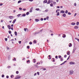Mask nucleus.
Wrapping results in <instances>:
<instances>
[{
	"instance_id": "obj_1",
	"label": "nucleus",
	"mask_w": 79,
	"mask_h": 79,
	"mask_svg": "<svg viewBox=\"0 0 79 79\" xmlns=\"http://www.w3.org/2000/svg\"><path fill=\"white\" fill-rule=\"evenodd\" d=\"M69 64H71L72 65H73V64H75V63L74 62L71 61L70 62Z\"/></svg>"
},
{
	"instance_id": "obj_2",
	"label": "nucleus",
	"mask_w": 79,
	"mask_h": 79,
	"mask_svg": "<svg viewBox=\"0 0 79 79\" xmlns=\"http://www.w3.org/2000/svg\"><path fill=\"white\" fill-rule=\"evenodd\" d=\"M77 48L76 47V45L74 46V48H73V50H76Z\"/></svg>"
},
{
	"instance_id": "obj_3",
	"label": "nucleus",
	"mask_w": 79,
	"mask_h": 79,
	"mask_svg": "<svg viewBox=\"0 0 79 79\" xmlns=\"http://www.w3.org/2000/svg\"><path fill=\"white\" fill-rule=\"evenodd\" d=\"M73 70H70V71L69 74H73Z\"/></svg>"
},
{
	"instance_id": "obj_4",
	"label": "nucleus",
	"mask_w": 79,
	"mask_h": 79,
	"mask_svg": "<svg viewBox=\"0 0 79 79\" xmlns=\"http://www.w3.org/2000/svg\"><path fill=\"white\" fill-rule=\"evenodd\" d=\"M67 62V61H65L64 62H63L62 63L60 64V65H63V64H65V63H66Z\"/></svg>"
},
{
	"instance_id": "obj_5",
	"label": "nucleus",
	"mask_w": 79,
	"mask_h": 79,
	"mask_svg": "<svg viewBox=\"0 0 79 79\" xmlns=\"http://www.w3.org/2000/svg\"><path fill=\"white\" fill-rule=\"evenodd\" d=\"M51 56L49 55L48 56V59H49V60H51Z\"/></svg>"
},
{
	"instance_id": "obj_6",
	"label": "nucleus",
	"mask_w": 79,
	"mask_h": 79,
	"mask_svg": "<svg viewBox=\"0 0 79 79\" xmlns=\"http://www.w3.org/2000/svg\"><path fill=\"white\" fill-rule=\"evenodd\" d=\"M69 47H72V44L69 43Z\"/></svg>"
},
{
	"instance_id": "obj_7",
	"label": "nucleus",
	"mask_w": 79,
	"mask_h": 79,
	"mask_svg": "<svg viewBox=\"0 0 79 79\" xmlns=\"http://www.w3.org/2000/svg\"><path fill=\"white\" fill-rule=\"evenodd\" d=\"M7 27L9 29H11V26H10V25H8L7 26Z\"/></svg>"
},
{
	"instance_id": "obj_8",
	"label": "nucleus",
	"mask_w": 79,
	"mask_h": 79,
	"mask_svg": "<svg viewBox=\"0 0 79 79\" xmlns=\"http://www.w3.org/2000/svg\"><path fill=\"white\" fill-rule=\"evenodd\" d=\"M67 54L68 55H70V51H69L67 52Z\"/></svg>"
},
{
	"instance_id": "obj_9",
	"label": "nucleus",
	"mask_w": 79,
	"mask_h": 79,
	"mask_svg": "<svg viewBox=\"0 0 79 79\" xmlns=\"http://www.w3.org/2000/svg\"><path fill=\"white\" fill-rule=\"evenodd\" d=\"M71 24L73 25V26H74L76 24V23H75L72 22L71 23Z\"/></svg>"
},
{
	"instance_id": "obj_10",
	"label": "nucleus",
	"mask_w": 79,
	"mask_h": 79,
	"mask_svg": "<svg viewBox=\"0 0 79 79\" xmlns=\"http://www.w3.org/2000/svg\"><path fill=\"white\" fill-rule=\"evenodd\" d=\"M17 78H18V79H20V78L21 77L19 75L17 76Z\"/></svg>"
},
{
	"instance_id": "obj_11",
	"label": "nucleus",
	"mask_w": 79,
	"mask_h": 79,
	"mask_svg": "<svg viewBox=\"0 0 79 79\" xmlns=\"http://www.w3.org/2000/svg\"><path fill=\"white\" fill-rule=\"evenodd\" d=\"M16 19H15L13 22V24H15V22H16Z\"/></svg>"
},
{
	"instance_id": "obj_12",
	"label": "nucleus",
	"mask_w": 79,
	"mask_h": 79,
	"mask_svg": "<svg viewBox=\"0 0 79 79\" xmlns=\"http://www.w3.org/2000/svg\"><path fill=\"white\" fill-rule=\"evenodd\" d=\"M74 28L75 29H78V26H75L74 27Z\"/></svg>"
},
{
	"instance_id": "obj_13",
	"label": "nucleus",
	"mask_w": 79,
	"mask_h": 79,
	"mask_svg": "<svg viewBox=\"0 0 79 79\" xmlns=\"http://www.w3.org/2000/svg\"><path fill=\"white\" fill-rule=\"evenodd\" d=\"M26 14H23L22 15V16L23 17H24V16H26Z\"/></svg>"
},
{
	"instance_id": "obj_14",
	"label": "nucleus",
	"mask_w": 79,
	"mask_h": 79,
	"mask_svg": "<svg viewBox=\"0 0 79 79\" xmlns=\"http://www.w3.org/2000/svg\"><path fill=\"white\" fill-rule=\"evenodd\" d=\"M52 62H55V58H52Z\"/></svg>"
},
{
	"instance_id": "obj_15",
	"label": "nucleus",
	"mask_w": 79,
	"mask_h": 79,
	"mask_svg": "<svg viewBox=\"0 0 79 79\" xmlns=\"http://www.w3.org/2000/svg\"><path fill=\"white\" fill-rule=\"evenodd\" d=\"M60 13H64V10H61Z\"/></svg>"
},
{
	"instance_id": "obj_16",
	"label": "nucleus",
	"mask_w": 79,
	"mask_h": 79,
	"mask_svg": "<svg viewBox=\"0 0 79 79\" xmlns=\"http://www.w3.org/2000/svg\"><path fill=\"white\" fill-rule=\"evenodd\" d=\"M63 35L62 37L63 38H65V37H66V35L63 34Z\"/></svg>"
},
{
	"instance_id": "obj_17",
	"label": "nucleus",
	"mask_w": 79,
	"mask_h": 79,
	"mask_svg": "<svg viewBox=\"0 0 79 79\" xmlns=\"http://www.w3.org/2000/svg\"><path fill=\"white\" fill-rule=\"evenodd\" d=\"M35 21L36 22H38V21H39V19H35Z\"/></svg>"
},
{
	"instance_id": "obj_18",
	"label": "nucleus",
	"mask_w": 79,
	"mask_h": 79,
	"mask_svg": "<svg viewBox=\"0 0 79 79\" xmlns=\"http://www.w3.org/2000/svg\"><path fill=\"white\" fill-rule=\"evenodd\" d=\"M66 16V14H64L62 15V16H63V17H65Z\"/></svg>"
},
{
	"instance_id": "obj_19",
	"label": "nucleus",
	"mask_w": 79,
	"mask_h": 79,
	"mask_svg": "<svg viewBox=\"0 0 79 79\" xmlns=\"http://www.w3.org/2000/svg\"><path fill=\"white\" fill-rule=\"evenodd\" d=\"M15 36H16L17 35V32L16 31H15Z\"/></svg>"
},
{
	"instance_id": "obj_20",
	"label": "nucleus",
	"mask_w": 79,
	"mask_h": 79,
	"mask_svg": "<svg viewBox=\"0 0 79 79\" xmlns=\"http://www.w3.org/2000/svg\"><path fill=\"white\" fill-rule=\"evenodd\" d=\"M43 2H44L45 3H47V0H44Z\"/></svg>"
},
{
	"instance_id": "obj_21",
	"label": "nucleus",
	"mask_w": 79,
	"mask_h": 79,
	"mask_svg": "<svg viewBox=\"0 0 79 79\" xmlns=\"http://www.w3.org/2000/svg\"><path fill=\"white\" fill-rule=\"evenodd\" d=\"M27 63H28V64H29V63H30V60H28L27 61Z\"/></svg>"
},
{
	"instance_id": "obj_22",
	"label": "nucleus",
	"mask_w": 79,
	"mask_h": 79,
	"mask_svg": "<svg viewBox=\"0 0 79 79\" xmlns=\"http://www.w3.org/2000/svg\"><path fill=\"white\" fill-rule=\"evenodd\" d=\"M43 63V62L42 60H41L40 62H39V64H40H40H42Z\"/></svg>"
},
{
	"instance_id": "obj_23",
	"label": "nucleus",
	"mask_w": 79,
	"mask_h": 79,
	"mask_svg": "<svg viewBox=\"0 0 79 79\" xmlns=\"http://www.w3.org/2000/svg\"><path fill=\"white\" fill-rule=\"evenodd\" d=\"M39 33V32H36L35 33V35H36L37 34H38Z\"/></svg>"
},
{
	"instance_id": "obj_24",
	"label": "nucleus",
	"mask_w": 79,
	"mask_h": 79,
	"mask_svg": "<svg viewBox=\"0 0 79 79\" xmlns=\"http://www.w3.org/2000/svg\"><path fill=\"white\" fill-rule=\"evenodd\" d=\"M50 3V0H49L47 2V4H49Z\"/></svg>"
},
{
	"instance_id": "obj_25",
	"label": "nucleus",
	"mask_w": 79,
	"mask_h": 79,
	"mask_svg": "<svg viewBox=\"0 0 79 79\" xmlns=\"http://www.w3.org/2000/svg\"><path fill=\"white\" fill-rule=\"evenodd\" d=\"M71 56V55H69L68 57V58L67 60H69V58H70V56Z\"/></svg>"
},
{
	"instance_id": "obj_26",
	"label": "nucleus",
	"mask_w": 79,
	"mask_h": 79,
	"mask_svg": "<svg viewBox=\"0 0 79 79\" xmlns=\"http://www.w3.org/2000/svg\"><path fill=\"white\" fill-rule=\"evenodd\" d=\"M26 15H29V12H27L26 13Z\"/></svg>"
},
{
	"instance_id": "obj_27",
	"label": "nucleus",
	"mask_w": 79,
	"mask_h": 79,
	"mask_svg": "<svg viewBox=\"0 0 79 79\" xmlns=\"http://www.w3.org/2000/svg\"><path fill=\"white\" fill-rule=\"evenodd\" d=\"M60 11V9H57L56 10V13H58V11Z\"/></svg>"
},
{
	"instance_id": "obj_28",
	"label": "nucleus",
	"mask_w": 79,
	"mask_h": 79,
	"mask_svg": "<svg viewBox=\"0 0 79 79\" xmlns=\"http://www.w3.org/2000/svg\"><path fill=\"white\" fill-rule=\"evenodd\" d=\"M13 77H14V75H12L10 76V77L11 78H13Z\"/></svg>"
},
{
	"instance_id": "obj_29",
	"label": "nucleus",
	"mask_w": 79,
	"mask_h": 79,
	"mask_svg": "<svg viewBox=\"0 0 79 79\" xmlns=\"http://www.w3.org/2000/svg\"><path fill=\"white\" fill-rule=\"evenodd\" d=\"M76 24H77V26H79V22H77L76 23Z\"/></svg>"
},
{
	"instance_id": "obj_30",
	"label": "nucleus",
	"mask_w": 79,
	"mask_h": 79,
	"mask_svg": "<svg viewBox=\"0 0 79 79\" xmlns=\"http://www.w3.org/2000/svg\"><path fill=\"white\" fill-rule=\"evenodd\" d=\"M21 15V14H19L17 15V16L18 17H19V16H20Z\"/></svg>"
},
{
	"instance_id": "obj_31",
	"label": "nucleus",
	"mask_w": 79,
	"mask_h": 79,
	"mask_svg": "<svg viewBox=\"0 0 79 79\" xmlns=\"http://www.w3.org/2000/svg\"><path fill=\"white\" fill-rule=\"evenodd\" d=\"M29 44H30V45H32V42H30L29 43Z\"/></svg>"
},
{
	"instance_id": "obj_32",
	"label": "nucleus",
	"mask_w": 79,
	"mask_h": 79,
	"mask_svg": "<svg viewBox=\"0 0 79 79\" xmlns=\"http://www.w3.org/2000/svg\"><path fill=\"white\" fill-rule=\"evenodd\" d=\"M21 0H19L18 1V3H21Z\"/></svg>"
},
{
	"instance_id": "obj_33",
	"label": "nucleus",
	"mask_w": 79,
	"mask_h": 79,
	"mask_svg": "<svg viewBox=\"0 0 79 79\" xmlns=\"http://www.w3.org/2000/svg\"><path fill=\"white\" fill-rule=\"evenodd\" d=\"M45 11V12H48V9H46Z\"/></svg>"
},
{
	"instance_id": "obj_34",
	"label": "nucleus",
	"mask_w": 79,
	"mask_h": 79,
	"mask_svg": "<svg viewBox=\"0 0 79 79\" xmlns=\"http://www.w3.org/2000/svg\"><path fill=\"white\" fill-rule=\"evenodd\" d=\"M33 61H34L33 63H35V59H33Z\"/></svg>"
},
{
	"instance_id": "obj_35",
	"label": "nucleus",
	"mask_w": 79,
	"mask_h": 79,
	"mask_svg": "<svg viewBox=\"0 0 79 79\" xmlns=\"http://www.w3.org/2000/svg\"><path fill=\"white\" fill-rule=\"evenodd\" d=\"M40 9L39 8H36L35 9V10H36V11H39V10Z\"/></svg>"
},
{
	"instance_id": "obj_36",
	"label": "nucleus",
	"mask_w": 79,
	"mask_h": 79,
	"mask_svg": "<svg viewBox=\"0 0 79 79\" xmlns=\"http://www.w3.org/2000/svg\"><path fill=\"white\" fill-rule=\"evenodd\" d=\"M27 49H29V48H30V47L29 46H27Z\"/></svg>"
},
{
	"instance_id": "obj_37",
	"label": "nucleus",
	"mask_w": 79,
	"mask_h": 79,
	"mask_svg": "<svg viewBox=\"0 0 79 79\" xmlns=\"http://www.w3.org/2000/svg\"><path fill=\"white\" fill-rule=\"evenodd\" d=\"M48 18H49V17L48 16H47L46 17V19H47V20H48Z\"/></svg>"
},
{
	"instance_id": "obj_38",
	"label": "nucleus",
	"mask_w": 79,
	"mask_h": 79,
	"mask_svg": "<svg viewBox=\"0 0 79 79\" xmlns=\"http://www.w3.org/2000/svg\"><path fill=\"white\" fill-rule=\"evenodd\" d=\"M12 18H13V16H9V18H10V19H12Z\"/></svg>"
},
{
	"instance_id": "obj_39",
	"label": "nucleus",
	"mask_w": 79,
	"mask_h": 79,
	"mask_svg": "<svg viewBox=\"0 0 79 79\" xmlns=\"http://www.w3.org/2000/svg\"><path fill=\"white\" fill-rule=\"evenodd\" d=\"M68 10H66V11L65 12V13L66 14L68 13Z\"/></svg>"
},
{
	"instance_id": "obj_40",
	"label": "nucleus",
	"mask_w": 79,
	"mask_h": 79,
	"mask_svg": "<svg viewBox=\"0 0 79 79\" xmlns=\"http://www.w3.org/2000/svg\"><path fill=\"white\" fill-rule=\"evenodd\" d=\"M60 61H63V58H60Z\"/></svg>"
},
{
	"instance_id": "obj_41",
	"label": "nucleus",
	"mask_w": 79,
	"mask_h": 79,
	"mask_svg": "<svg viewBox=\"0 0 79 79\" xmlns=\"http://www.w3.org/2000/svg\"><path fill=\"white\" fill-rule=\"evenodd\" d=\"M57 16H59L60 15V13L59 12L57 13Z\"/></svg>"
},
{
	"instance_id": "obj_42",
	"label": "nucleus",
	"mask_w": 79,
	"mask_h": 79,
	"mask_svg": "<svg viewBox=\"0 0 79 79\" xmlns=\"http://www.w3.org/2000/svg\"><path fill=\"white\" fill-rule=\"evenodd\" d=\"M59 58H61V56H58Z\"/></svg>"
},
{
	"instance_id": "obj_43",
	"label": "nucleus",
	"mask_w": 79,
	"mask_h": 79,
	"mask_svg": "<svg viewBox=\"0 0 79 79\" xmlns=\"http://www.w3.org/2000/svg\"><path fill=\"white\" fill-rule=\"evenodd\" d=\"M14 59H13V61H14V60L15 61H16V58H15V57H14Z\"/></svg>"
},
{
	"instance_id": "obj_44",
	"label": "nucleus",
	"mask_w": 79,
	"mask_h": 79,
	"mask_svg": "<svg viewBox=\"0 0 79 79\" xmlns=\"http://www.w3.org/2000/svg\"><path fill=\"white\" fill-rule=\"evenodd\" d=\"M42 69H43L44 71H45V70H47V69H46V68H43Z\"/></svg>"
},
{
	"instance_id": "obj_45",
	"label": "nucleus",
	"mask_w": 79,
	"mask_h": 79,
	"mask_svg": "<svg viewBox=\"0 0 79 79\" xmlns=\"http://www.w3.org/2000/svg\"><path fill=\"white\" fill-rule=\"evenodd\" d=\"M9 34H11V31H9Z\"/></svg>"
},
{
	"instance_id": "obj_46",
	"label": "nucleus",
	"mask_w": 79,
	"mask_h": 79,
	"mask_svg": "<svg viewBox=\"0 0 79 79\" xmlns=\"http://www.w3.org/2000/svg\"><path fill=\"white\" fill-rule=\"evenodd\" d=\"M16 74H19V71H16Z\"/></svg>"
},
{
	"instance_id": "obj_47",
	"label": "nucleus",
	"mask_w": 79,
	"mask_h": 79,
	"mask_svg": "<svg viewBox=\"0 0 79 79\" xmlns=\"http://www.w3.org/2000/svg\"><path fill=\"white\" fill-rule=\"evenodd\" d=\"M2 77H5V75L3 74L2 75Z\"/></svg>"
},
{
	"instance_id": "obj_48",
	"label": "nucleus",
	"mask_w": 79,
	"mask_h": 79,
	"mask_svg": "<svg viewBox=\"0 0 79 79\" xmlns=\"http://www.w3.org/2000/svg\"><path fill=\"white\" fill-rule=\"evenodd\" d=\"M77 38H75V39L76 40H77V41H78V42H79V39H77Z\"/></svg>"
},
{
	"instance_id": "obj_49",
	"label": "nucleus",
	"mask_w": 79,
	"mask_h": 79,
	"mask_svg": "<svg viewBox=\"0 0 79 79\" xmlns=\"http://www.w3.org/2000/svg\"><path fill=\"white\" fill-rule=\"evenodd\" d=\"M5 41H7L8 39H7V38H5Z\"/></svg>"
},
{
	"instance_id": "obj_50",
	"label": "nucleus",
	"mask_w": 79,
	"mask_h": 79,
	"mask_svg": "<svg viewBox=\"0 0 79 79\" xmlns=\"http://www.w3.org/2000/svg\"><path fill=\"white\" fill-rule=\"evenodd\" d=\"M50 5L51 6H53V3H52L50 4Z\"/></svg>"
},
{
	"instance_id": "obj_51",
	"label": "nucleus",
	"mask_w": 79,
	"mask_h": 79,
	"mask_svg": "<svg viewBox=\"0 0 79 79\" xmlns=\"http://www.w3.org/2000/svg\"><path fill=\"white\" fill-rule=\"evenodd\" d=\"M24 30L25 32H26V28H24Z\"/></svg>"
},
{
	"instance_id": "obj_52",
	"label": "nucleus",
	"mask_w": 79,
	"mask_h": 79,
	"mask_svg": "<svg viewBox=\"0 0 79 79\" xmlns=\"http://www.w3.org/2000/svg\"><path fill=\"white\" fill-rule=\"evenodd\" d=\"M19 44H21V41H19Z\"/></svg>"
},
{
	"instance_id": "obj_53",
	"label": "nucleus",
	"mask_w": 79,
	"mask_h": 79,
	"mask_svg": "<svg viewBox=\"0 0 79 79\" xmlns=\"http://www.w3.org/2000/svg\"><path fill=\"white\" fill-rule=\"evenodd\" d=\"M68 15H71V13L70 12H68Z\"/></svg>"
},
{
	"instance_id": "obj_54",
	"label": "nucleus",
	"mask_w": 79,
	"mask_h": 79,
	"mask_svg": "<svg viewBox=\"0 0 79 79\" xmlns=\"http://www.w3.org/2000/svg\"><path fill=\"white\" fill-rule=\"evenodd\" d=\"M19 10H22V8L21 7H19Z\"/></svg>"
},
{
	"instance_id": "obj_55",
	"label": "nucleus",
	"mask_w": 79,
	"mask_h": 79,
	"mask_svg": "<svg viewBox=\"0 0 79 79\" xmlns=\"http://www.w3.org/2000/svg\"><path fill=\"white\" fill-rule=\"evenodd\" d=\"M40 20L41 21H43V20H44V19H43V18H41L40 19Z\"/></svg>"
},
{
	"instance_id": "obj_56",
	"label": "nucleus",
	"mask_w": 79,
	"mask_h": 79,
	"mask_svg": "<svg viewBox=\"0 0 79 79\" xmlns=\"http://www.w3.org/2000/svg\"><path fill=\"white\" fill-rule=\"evenodd\" d=\"M23 11H26V8L23 9Z\"/></svg>"
},
{
	"instance_id": "obj_57",
	"label": "nucleus",
	"mask_w": 79,
	"mask_h": 79,
	"mask_svg": "<svg viewBox=\"0 0 79 79\" xmlns=\"http://www.w3.org/2000/svg\"><path fill=\"white\" fill-rule=\"evenodd\" d=\"M56 2H53V5H55V4H56Z\"/></svg>"
},
{
	"instance_id": "obj_58",
	"label": "nucleus",
	"mask_w": 79,
	"mask_h": 79,
	"mask_svg": "<svg viewBox=\"0 0 79 79\" xmlns=\"http://www.w3.org/2000/svg\"><path fill=\"white\" fill-rule=\"evenodd\" d=\"M33 42L34 43H35V44L36 43V41H35V40L33 41Z\"/></svg>"
},
{
	"instance_id": "obj_59",
	"label": "nucleus",
	"mask_w": 79,
	"mask_h": 79,
	"mask_svg": "<svg viewBox=\"0 0 79 79\" xmlns=\"http://www.w3.org/2000/svg\"><path fill=\"white\" fill-rule=\"evenodd\" d=\"M35 66H36V68H39V67H37V65L36 64L35 65Z\"/></svg>"
},
{
	"instance_id": "obj_60",
	"label": "nucleus",
	"mask_w": 79,
	"mask_h": 79,
	"mask_svg": "<svg viewBox=\"0 0 79 79\" xmlns=\"http://www.w3.org/2000/svg\"><path fill=\"white\" fill-rule=\"evenodd\" d=\"M66 56H67L66 55H64V58H66Z\"/></svg>"
},
{
	"instance_id": "obj_61",
	"label": "nucleus",
	"mask_w": 79,
	"mask_h": 79,
	"mask_svg": "<svg viewBox=\"0 0 79 79\" xmlns=\"http://www.w3.org/2000/svg\"><path fill=\"white\" fill-rule=\"evenodd\" d=\"M6 48H7V50H9V47H8L7 46Z\"/></svg>"
},
{
	"instance_id": "obj_62",
	"label": "nucleus",
	"mask_w": 79,
	"mask_h": 79,
	"mask_svg": "<svg viewBox=\"0 0 79 79\" xmlns=\"http://www.w3.org/2000/svg\"><path fill=\"white\" fill-rule=\"evenodd\" d=\"M38 75H39L40 74H39V72H37V73Z\"/></svg>"
},
{
	"instance_id": "obj_63",
	"label": "nucleus",
	"mask_w": 79,
	"mask_h": 79,
	"mask_svg": "<svg viewBox=\"0 0 79 79\" xmlns=\"http://www.w3.org/2000/svg\"><path fill=\"white\" fill-rule=\"evenodd\" d=\"M74 6H76V3H75L74 4Z\"/></svg>"
},
{
	"instance_id": "obj_64",
	"label": "nucleus",
	"mask_w": 79,
	"mask_h": 79,
	"mask_svg": "<svg viewBox=\"0 0 79 79\" xmlns=\"http://www.w3.org/2000/svg\"><path fill=\"white\" fill-rule=\"evenodd\" d=\"M55 58H58V56H55Z\"/></svg>"
}]
</instances>
